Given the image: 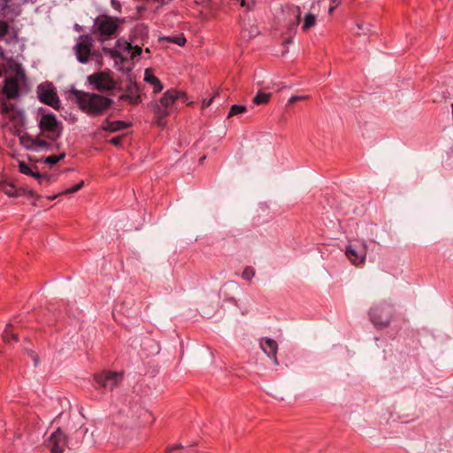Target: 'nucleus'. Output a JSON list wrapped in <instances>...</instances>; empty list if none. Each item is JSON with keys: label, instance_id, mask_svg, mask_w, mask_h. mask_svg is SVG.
<instances>
[{"label": "nucleus", "instance_id": "obj_37", "mask_svg": "<svg viewBox=\"0 0 453 453\" xmlns=\"http://www.w3.org/2000/svg\"><path fill=\"white\" fill-rule=\"evenodd\" d=\"M140 102V96H134L130 98V103L133 104H137Z\"/></svg>", "mask_w": 453, "mask_h": 453}, {"label": "nucleus", "instance_id": "obj_18", "mask_svg": "<svg viewBox=\"0 0 453 453\" xmlns=\"http://www.w3.org/2000/svg\"><path fill=\"white\" fill-rule=\"evenodd\" d=\"M0 189L10 197H15L19 196L15 186L12 183L0 182Z\"/></svg>", "mask_w": 453, "mask_h": 453}, {"label": "nucleus", "instance_id": "obj_35", "mask_svg": "<svg viewBox=\"0 0 453 453\" xmlns=\"http://www.w3.org/2000/svg\"><path fill=\"white\" fill-rule=\"evenodd\" d=\"M213 101V97L210 98L209 100H203V107L205 108V107H208L211 105V104L212 103Z\"/></svg>", "mask_w": 453, "mask_h": 453}, {"label": "nucleus", "instance_id": "obj_28", "mask_svg": "<svg viewBox=\"0 0 453 453\" xmlns=\"http://www.w3.org/2000/svg\"><path fill=\"white\" fill-rule=\"evenodd\" d=\"M19 172L23 174H26V175L32 174L33 170L24 162L19 163Z\"/></svg>", "mask_w": 453, "mask_h": 453}, {"label": "nucleus", "instance_id": "obj_15", "mask_svg": "<svg viewBox=\"0 0 453 453\" xmlns=\"http://www.w3.org/2000/svg\"><path fill=\"white\" fill-rule=\"evenodd\" d=\"M372 27L373 26L371 23L366 22L365 19H357L353 27L354 35L359 37L368 36L372 34Z\"/></svg>", "mask_w": 453, "mask_h": 453}, {"label": "nucleus", "instance_id": "obj_3", "mask_svg": "<svg viewBox=\"0 0 453 453\" xmlns=\"http://www.w3.org/2000/svg\"><path fill=\"white\" fill-rule=\"evenodd\" d=\"M394 314V305L386 302L373 305L369 311L372 323L379 328L388 327L392 321Z\"/></svg>", "mask_w": 453, "mask_h": 453}, {"label": "nucleus", "instance_id": "obj_4", "mask_svg": "<svg viewBox=\"0 0 453 453\" xmlns=\"http://www.w3.org/2000/svg\"><path fill=\"white\" fill-rule=\"evenodd\" d=\"M109 53L116 65L123 64L127 60H134L142 53V48L138 45L132 46L127 41L118 40L114 50H110Z\"/></svg>", "mask_w": 453, "mask_h": 453}, {"label": "nucleus", "instance_id": "obj_38", "mask_svg": "<svg viewBox=\"0 0 453 453\" xmlns=\"http://www.w3.org/2000/svg\"><path fill=\"white\" fill-rule=\"evenodd\" d=\"M241 6L245 7L247 6L249 9L250 8V5L246 3L245 0L241 1Z\"/></svg>", "mask_w": 453, "mask_h": 453}, {"label": "nucleus", "instance_id": "obj_29", "mask_svg": "<svg viewBox=\"0 0 453 453\" xmlns=\"http://www.w3.org/2000/svg\"><path fill=\"white\" fill-rule=\"evenodd\" d=\"M309 98L308 96H292L288 101V104H295L296 102L297 101H303V100H307Z\"/></svg>", "mask_w": 453, "mask_h": 453}, {"label": "nucleus", "instance_id": "obj_39", "mask_svg": "<svg viewBox=\"0 0 453 453\" xmlns=\"http://www.w3.org/2000/svg\"><path fill=\"white\" fill-rule=\"evenodd\" d=\"M180 447V445H174V446H173V447H170V448L168 449V451L170 452V451H172V450H173V449H179Z\"/></svg>", "mask_w": 453, "mask_h": 453}, {"label": "nucleus", "instance_id": "obj_2", "mask_svg": "<svg viewBox=\"0 0 453 453\" xmlns=\"http://www.w3.org/2000/svg\"><path fill=\"white\" fill-rule=\"evenodd\" d=\"M121 24L122 20L119 18L100 15L94 20L92 33L98 35L101 41H104L114 35Z\"/></svg>", "mask_w": 453, "mask_h": 453}, {"label": "nucleus", "instance_id": "obj_36", "mask_svg": "<svg viewBox=\"0 0 453 453\" xmlns=\"http://www.w3.org/2000/svg\"><path fill=\"white\" fill-rule=\"evenodd\" d=\"M111 5L113 6L114 9L116 10H120V4L116 1V0H111Z\"/></svg>", "mask_w": 453, "mask_h": 453}, {"label": "nucleus", "instance_id": "obj_9", "mask_svg": "<svg viewBox=\"0 0 453 453\" xmlns=\"http://www.w3.org/2000/svg\"><path fill=\"white\" fill-rule=\"evenodd\" d=\"M88 82L96 89L108 91L115 88V81L109 72H98L87 78Z\"/></svg>", "mask_w": 453, "mask_h": 453}, {"label": "nucleus", "instance_id": "obj_5", "mask_svg": "<svg viewBox=\"0 0 453 453\" xmlns=\"http://www.w3.org/2000/svg\"><path fill=\"white\" fill-rule=\"evenodd\" d=\"M182 96H185L183 92L175 89H169L164 93L159 103L154 104V112L158 118L157 124L159 126H164L162 119L170 114L171 108L174 102Z\"/></svg>", "mask_w": 453, "mask_h": 453}, {"label": "nucleus", "instance_id": "obj_32", "mask_svg": "<svg viewBox=\"0 0 453 453\" xmlns=\"http://www.w3.org/2000/svg\"><path fill=\"white\" fill-rule=\"evenodd\" d=\"M341 4V0H331V5L328 9V13L331 15L334 9Z\"/></svg>", "mask_w": 453, "mask_h": 453}, {"label": "nucleus", "instance_id": "obj_11", "mask_svg": "<svg viewBox=\"0 0 453 453\" xmlns=\"http://www.w3.org/2000/svg\"><path fill=\"white\" fill-rule=\"evenodd\" d=\"M92 38L89 35H81L74 46V52L79 62L85 64L91 56Z\"/></svg>", "mask_w": 453, "mask_h": 453}, {"label": "nucleus", "instance_id": "obj_41", "mask_svg": "<svg viewBox=\"0 0 453 453\" xmlns=\"http://www.w3.org/2000/svg\"><path fill=\"white\" fill-rule=\"evenodd\" d=\"M146 53L150 54V50L149 49H146L145 50Z\"/></svg>", "mask_w": 453, "mask_h": 453}, {"label": "nucleus", "instance_id": "obj_25", "mask_svg": "<svg viewBox=\"0 0 453 453\" xmlns=\"http://www.w3.org/2000/svg\"><path fill=\"white\" fill-rule=\"evenodd\" d=\"M3 339L4 342H9L11 339L17 341V335L11 330V326H7L3 333Z\"/></svg>", "mask_w": 453, "mask_h": 453}, {"label": "nucleus", "instance_id": "obj_26", "mask_svg": "<svg viewBox=\"0 0 453 453\" xmlns=\"http://www.w3.org/2000/svg\"><path fill=\"white\" fill-rule=\"evenodd\" d=\"M242 276L244 280H250L255 276V270L250 266H247L243 270Z\"/></svg>", "mask_w": 453, "mask_h": 453}, {"label": "nucleus", "instance_id": "obj_31", "mask_svg": "<svg viewBox=\"0 0 453 453\" xmlns=\"http://www.w3.org/2000/svg\"><path fill=\"white\" fill-rule=\"evenodd\" d=\"M145 412H146L145 410H143L142 408H138L135 415L132 416L133 424L135 425L138 422V420L140 419V418L142 417V415Z\"/></svg>", "mask_w": 453, "mask_h": 453}, {"label": "nucleus", "instance_id": "obj_16", "mask_svg": "<svg viewBox=\"0 0 453 453\" xmlns=\"http://www.w3.org/2000/svg\"><path fill=\"white\" fill-rule=\"evenodd\" d=\"M143 80L145 82H147L152 87L154 93H159L164 88V86L162 85L161 81L157 76H155L152 69L150 68H147L144 71Z\"/></svg>", "mask_w": 453, "mask_h": 453}, {"label": "nucleus", "instance_id": "obj_14", "mask_svg": "<svg viewBox=\"0 0 453 453\" xmlns=\"http://www.w3.org/2000/svg\"><path fill=\"white\" fill-rule=\"evenodd\" d=\"M260 348L273 360L275 365H279L277 360L278 343L270 338H262L260 340Z\"/></svg>", "mask_w": 453, "mask_h": 453}, {"label": "nucleus", "instance_id": "obj_12", "mask_svg": "<svg viewBox=\"0 0 453 453\" xmlns=\"http://www.w3.org/2000/svg\"><path fill=\"white\" fill-rule=\"evenodd\" d=\"M38 97L41 102L55 108H59V99L57 93L50 88L38 87Z\"/></svg>", "mask_w": 453, "mask_h": 453}, {"label": "nucleus", "instance_id": "obj_30", "mask_svg": "<svg viewBox=\"0 0 453 453\" xmlns=\"http://www.w3.org/2000/svg\"><path fill=\"white\" fill-rule=\"evenodd\" d=\"M30 176L37 179L39 180L40 183H42L43 180H46V181H49L50 180V177L47 176V175H42L40 174L39 173H35L34 171H32V174H30Z\"/></svg>", "mask_w": 453, "mask_h": 453}, {"label": "nucleus", "instance_id": "obj_8", "mask_svg": "<svg viewBox=\"0 0 453 453\" xmlns=\"http://www.w3.org/2000/svg\"><path fill=\"white\" fill-rule=\"evenodd\" d=\"M16 75L5 80L3 91L7 98H16L19 94V82L25 80V73L22 66L16 64Z\"/></svg>", "mask_w": 453, "mask_h": 453}, {"label": "nucleus", "instance_id": "obj_17", "mask_svg": "<svg viewBox=\"0 0 453 453\" xmlns=\"http://www.w3.org/2000/svg\"><path fill=\"white\" fill-rule=\"evenodd\" d=\"M127 127V124L123 121H120V120L110 121V120L106 119L102 123L101 128L104 131L116 132L119 130H122V129L126 128Z\"/></svg>", "mask_w": 453, "mask_h": 453}, {"label": "nucleus", "instance_id": "obj_23", "mask_svg": "<svg viewBox=\"0 0 453 453\" xmlns=\"http://www.w3.org/2000/svg\"><path fill=\"white\" fill-rule=\"evenodd\" d=\"M65 153H61L58 156H56V155L49 156L44 159V163H46L48 165H55L58 162H59L60 160H62L63 158H65Z\"/></svg>", "mask_w": 453, "mask_h": 453}, {"label": "nucleus", "instance_id": "obj_40", "mask_svg": "<svg viewBox=\"0 0 453 453\" xmlns=\"http://www.w3.org/2000/svg\"><path fill=\"white\" fill-rule=\"evenodd\" d=\"M58 196H60V195L58 194ZM57 196H58V195H55V196H50V197H49V199L53 200V199H55Z\"/></svg>", "mask_w": 453, "mask_h": 453}, {"label": "nucleus", "instance_id": "obj_33", "mask_svg": "<svg viewBox=\"0 0 453 453\" xmlns=\"http://www.w3.org/2000/svg\"><path fill=\"white\" fill-rule=\"evenodd\" d=\"M122 136L113 137L110 140V142L114 146H119L121 142Z\"/></svg>", "mask_w": 453, "mask_h": 453}, {"label": "nucleus", "instance_id": "obj_34", "mask_svg": "<svg viewBox=\"0 0 453 453\" xmlns=\"http://www.w3.org/2000/svg\"><path fill=\"white\" fill-rule=\"evenodd\" d=\"M34 144H35L36 146L41 147V148H44L47 146V142L45 141L40 140V139L35 140Z\"/></svg>", "mask_w": 453, "mask_h": 453}, {"label": "nucleus", "instance_id": "obj_21", "mask_svg": "<svg viewBox=\"0 0 453 453\" xmlns=\"http://www.w3.org/2000/svg\"><path fill=\"white\" fill-rule=\"evenodd\" d=\"M246 111H247L246 106L240 105V104H234L230 108L227 118H231L233 116L244 113Z\"/></svg>", "mask_w": 453, "mask_h": 453}, {"label": "nucleus", "instance_id": "obj_20", "mask_svg": "<svg viewBox=\"0 0 453 453\" xmlns=\"http://www.w3.org/2000/svg\"><path fill=\"white\" fill-rule=\"evenodd\" d=\"M271 97V94L265 92H258L253 99L254 104H265L268 103Z\"/></svg>", "mask_w": 453, "mask_h": 453}, {"label": "nucleus", "instance_id": "obj_22", "mask_svg": "<svg viewBox=\"0 0 453 453\" xmlns=\"http://www.w3.org/2000/svg\"><path fill=\"white\" fill-rule=\"evenodd\" d=\"M162 40H165L167 42L175 43L179 46H183L186 43V38L182 35H176V36L164 37V38H162Z\"/></svg>", "mask_w": 453, "mask_h": 453}, {"label": "nucleus", "instance_id": "obj_10", "mask_svg": "<svg viewBox=\"0 0 453 453\" xmlns=\"http://www.w3.org/2000/svg\"><path fill=\"white\" fill-rule=\"evenodd\" d=\"M122 373L104 372L95 376L96 385L104 391H111L122 382Z\"/></svg>", "mask_w": 453, "mask_h": 453}, {"label": "nucleus", "instance_id": "obj_1", "mask_svg": "<svg viewBox=\"0 0 453 453\" xmlns=\"http://www.w3.org/2000/svg\"><path fill=\"white\" fill-rule=\"evenodd\" d=\"M73 94L79 108L88 115L103 113L112 102L111 99L96 93L74 90Z\"/></svg>", "mask_w": 453, "mask_h": 453}, {"label": "nucleus", "instance_id": "obj_19", "mask_svg": "<svg viewBox=\"0 0 453 453\" xmlns=\"http://www.w3.org/2000/svg\"><path fill=\"white\" fill-rule=\"evenodd\" d=\"M316 24V17L312 13H308L305 15L303 19V23L302 26L303 30L306 31L311 27H314Z\"/></svg>", "mask_w": 453, "mask_h": 453}, {"label": "nucleus", "instance_id": "obj_27", "mask_svg": "<svg viewBox=\"0 0 453 453\" xmlns=\"http://www.w3.org/2000/svg\"><path fill=\"white\" fill-rule=\"evenodd\" d=\"M9 24L6 21L0 20V39L9 32Z\"/></svg>", "mask_w": 453, "mask_h": 453}, {"label": "nucleus", "instance_id": "obj_24", "mask_svg": "<svg viewBox=\"0 0 453 453\" xmlns=\"http://www.w3.org/2000/svg\"><path fill=\"white\" fill-rule=\"evenodd\" d=\"M83 185H84V181L81 180L77 185L60 192L59 195H69V194L75 193V192L79 191L83 187Z\"/></svg>", "mask_w": 453, "mask_h": 453}, {"label": "nucleus", "instance_id": "obj_13", "mask_svg": "<svg viewBox=\"0 0 453 453\" xmlns=\"http://www.w3.org/2000/svg\"><path fill=\"white\" fill-rule=\"evenodd\" d=\"M66 446V438L64 433L58 429L49 438L48 447L53 453H62Z\"/></svg>", "mask_w": 453, "mask_h": 453}, {"label": "nucleus", "instance_id": "obj_6", "mask_svg": "<svg viewBox=\"0 0 453 453\" xmlns=\"http://www.w3.org/2000/svg\"><path fill=\"white\" fill-rule=\"evenodd\" d=\"M39 127L47 137L51 140L58 139L62 134V125L54 114H43L39 122Z\"/></svg>", "mask_w": 453, "mask_h": 453}, {"label": "nucleus", "instance_id": "obj_7", "mask_svg": "<svg viewBox=\"0 0 453 453\" xmlns=\"http://www.w3.org/2000/svg\"><path fill=\"white\" fill-rule=\"evenodd\" d=\"M367 254V244L365 242L357 241L346 247L345 255L348 259L356 266L363 265Z\"/></svg>", "mask_w": 453, "mask_h": 453}]
</instances>
